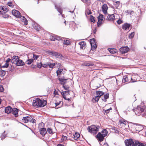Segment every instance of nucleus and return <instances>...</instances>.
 I'll return each mask as SVG.
<instances>
[{"label":"nucleus","mask_w":146,"mask_h":146,"mask_svg":"<svg viewBox=\"0 0 146 146\" xmlns=\"http://www.w3.org/2000/svg\"><path fill=\"white\" fill-rule=\"evenodd\" d=\"M47 102L46 100H42L39 98L34 100L33 102V106L36 108L43 107L46 105Z\"/></svg>","instance_id":"obj_1"},{"label":"nucleus","mask_w":146,"mask_h":146,"mask_svg":"<svg viewBox=\"0 0 146 146\" xmlns=\"http://www.w3.org/2000/svg\"><path fill=\"white\" fill-rule=\"evenodd\" d=\"M134 112L137 115H141L143 117L146 118V108L144 106H138L137 108L135 110Z\"/></svg>","instance_id":"obj_2"},{"label":"nucleus","mask_w":146,"mask_h":146,"mask_svg":"<svg viewBox=\"0 0 146 146\" xmlns=\"http://www.w3.org/2000/svg\"><path fill=\"white\" fill-rule=\"evenodd\" d=\"M99 126H96L95 125H93L89 126L88 128L87 129L89 132L94 135L97 133L99 130Z\"/></svg>","instance_id":"obj_3"},{"label":"nucleus","mask_w":146,"mask_h":146,"mask_svg":"<svg viewBox=\"0 0 146 146\" xmlns=\"http://www.w3.org/2000/svg\"><path fill=\"white\" fill-rule=\"evenodd\" d=\"M136 141L135 142L132 139H126L125 141L126 146H136Z\"/></svg>","instance_id":"obj_4"},{"label":"nucleus","mask_w":146,"mask_h":146,"mask_svg":"<svg viewBox=\"0 0 146 146\" xmlns=\"http://www.w3.org/2000/svg\"><path fill=\"white\" fill-rule=\"evenodd\" d=\"M128 125V123L127 121L123 119H121L119 121L118 125L121 127H125Z\"/></svg>","instance_id":"obj_5"},{"label":"nucleus","mask_w":146,"mask_h":146,"mask_svg":"<svg viewBox=\"0 0 146 146\" xmlns=\"http://www.w3.org/2000/svg\"><path fill=\"white\" fill-rule=\"evenodd\" d=\"M106 136V134H102L100 132H99L96 135L97 138L98 140L101 142L104 140V137Z\"/></svg>","instance_id":"obj_6"},{"label":"nucleus","mask_w":146,"mask_h":146,"mask_svg":"<svg viewBox=\"0 0 146 146\" xmlns=\"http://www.w3.org/2000/svg\"><path fill=\"white\" fill-rule=\"evenodd\" d=\"M104 16L102 14H100L98 17V21L97 23V25L99 27L103 21Z\"/></svg>","instance_id":"obj_7"},{"label":"nucleus","mask_w":146,"mask_h":146,"mask_svg":"<svg viewBox=\"0 0 146 146\" xmlns=\"http://www.w3.org/2000/svg\"><path fill=\"white\" fill-rule=\"evenodd\" d=\"M129 48L127 46H126L121 48L119 51L122 54H125L129 51Z\"/></svg>","instance_id":"obj_8"},{"label":"nucleus","mask_w":146,"mask_h":146,"mask_svg":"<svg viewBox=\"0 0 146 146\" xmlns=\"http://www.w3.org/2000/svg\"><path fill=\"white\" fill-rule=\"evenodd\" d=\"M12 14L17 17L20 18L21 17V15L20 13L17 10H13L12 11Z\"/></svg>","instance_id":"obj_9"},{"label":"nucleus","mask_w":146,"mask_h":146,"mask_svg":"<svg viewBox=\"0 0 146 146\" xmlns=\"http://www.w3.org/2000/svg\"><path fill=\"white\" fill-rule=\"evenodd\" d=\"M9 11L8 9L6 7L3 6L2 7H0V14H4Z\"/></svg>","instance_id":"obj_10"},{"label":"nucleus","mask_w":146,"mask_h":146,"mask_svg":"<svg viewBox=\"0 0 146 146\" xmlns=\"http://www.w3.org/2000/svg\"><path fill=\"white\" fill-rule=\"evenodd\" d=\"M30 119H31V116L30 115L23 117L22 119V121L24 123H27L29 122Z\"/></svg>","instance_id":"obj_11"},{"label":"nucleus","mask_w":146,"mask_h":146,"mask_svg":"<svg viewBox=\"0 0 146 146\" xmlns=\"http://www.w3.org/2000/svg\"><path fill=\"white\" fill-rule=\"evenodd\" d=\"M108 8L107 5L106 4H104L102 6V11L105 15H106L108 13L107 10Z\"/></svg>","instance_id":"obj_12"},{"label":"nucleus","mask_w":146,"mask_h":146,"mask_svg":"<svg viewBox=\"0 0 146 146\" xmlns=\"http://www.w3.org/2000/svg\"><path fill=\"white\" fill-rule=\"evenodd\" d=\"M13 59L12 60L11 62L12 63L14 64H16L19 59V57L17 56H13Z\"/></svg>","instance_id":"obj_13"},{"label":"nucleus","mask_w":146,"mask_h":146,"mask_svg":"<svg viewBox=\"0 0 146 146\" xmlns=\"http://www.w3.org/2000/svg\"><path fill=\"white\" fill-rule=\"evenodd\" d=\"M143 126L139 124L136 125L135 126L136 131L139 132L142 130L143 129Z\"/></svg>","instance_id":"obj_14"},{"label":"nucleus","mask_w":146,"mask_h":146,"mask_svg":"<svg viewBox=\"0 0 146 146\" xmlns=\"http://www.w3.org/2000/svg\"><path fill=\"white\" fill-rule=\"evenodd\" d=\"M115 19L114 15L113 14L109 15L107 17V20L108 21H113Z\"/></svg>","instance_id":"obj_15"},{"label":"nucleus","mask_w":146,"mask_h":146,"mask_svg":"<svg viewBox=\"0 0 146 146\" xmlns=\"http://www.w3.org/2000/svg\"><path fill=\"white\" fill-rule=\"evenodd\" d=\"M82 65L84 66H92L94 64L89 61H85L83 62L82 64Z\"/></svg>","instance_id":"obj_16"},{"label":"nucleus","mask_w":146,"mask_h":146,"mask_svg":"<svg viewBox=\"0 0 146 146\" xmlns=\"http://www.w3.org/2000/svg\"><path fill=\"white\" fill-rule=\"evenodd\" d=\"M18 109L16 108H14L12 109L11 111L12 113L15 115V117H17V116L18 113Z\"/></svg>","instance_id":"obj_17"},{"label":"nucleus","mask_w":146,"mask_h":146,"mask_svg":"<svg viewBox=\"0 0 146 146\" xmlns=\"http://www.w3.org/2000/svg\"><path fill=\"white\" fill-rule=\"evenodd\" d=\"M130 26L131 25L130 24L127 23H125L123 25V29L125 30L129 29Z\"/></svg>","instance_id":"obj_18"},{"label":"nucleus","mask_w":146,"mask_h":146,"mask_svg":"<svg viewBox=\"0 0 146 146\" xmlns=\"http://www.w3.org/2000/svg\"><path fill=\"white\" fill-rule=\"evenodd\" d=\"M12 109L10 106H8L5 108V111L6 113H9L11 111Z\"/></svg>","instance_id":"obj_19"},{"label":"nucleus","mask_w":146,"mask_h":146,"mask_svg":"<svg viewBox=\"0 0 146 146\" xmlns=\"http://www.w3.org/2000/svg\"><path fill=\"white\" fill-rule=\"evenodd\" d=\"M40 132V133L42 136H44L45 134L46 133V131L45 128H43L41 129Z\"/></svg>","instance_id":"obj_20"},{"label":"nucleus","mask_w":146,"mask_h":146,"mask_svg":"<svg viewBox=\"0 0 146 146\" xmlns=\"http://www.w3.org/2000/svg\"><path fill=\"white\" fill-rule=\"evenodd\" d=\"M25 64L24 62L22 60H20L19 59L18 60L16 65L18 66H23Z\"/></svg>","instance_id":"obj_21"},{"label":"nucleus","mask_w":146,"mask_h":146,"mask_svg":"<svg viewBox=\"0 0 146 146\" xmlns=\"http://www.w3.org/2000/svg\"><path fill=\"white\" fill-rule=\"evenodd\" d=\"M80 135V134L78 133H75V134H74L73 135L74 139L75 140H78V139L79 138Z\"/></svg>","instance_id":"obj_22"},{"label":"nucleus","mask_w":146,"mask_h":146,"mask_svg":"<svg viewBox=\"0 0 146 146\" xmlns=\"http://www.w3.org/2000/svg\"><path fill=\"white\" fill-rule=\"evenodd\" d=\"M79 44L81 48L82 49H83L85 48L84 47L86 45V43L85 42L82 41L81 42H80Z\"/></svg>","instance_id":"obj_23"},{"label":"nucleus","mask_w":146,"mask_h":146,"mask_svg":"<svg viewBox=\"0 0 146 146\" xmlns=\"http://www.w3.org/2000/svg\"><path fill=\"white\" fill-rule=\"evenodd\" d=\"M55 8L56 9L57 11L60 13V14L62 13V10L61 8L60 7H58L57 5L55 4Z\"/></svg>","instance_id":"obj_24"},{"label":"nucleus","mask_w":146,"mask_h":146,"mask_svg":"<svg viewBox=\"0 0 146 146\" xmlns=\"http://www.w3.org/2000/svg\"><path fill=\"white\" fill-rule=\"evenodd\" d=\"M108 50L110 53L113 54H114L117 52V50L115 48H108Z\"/></svg>","instance_id":"obj_25"},{"label":"nucleus","mask_w":146,"mask_h":146,"mask_svg":"<svg viewBox=\"0 0 146 146\" xmlns=\"http://www.w3.org/2000/svg\"><path fill=\"white\" fill-rule=\"evenodd\" d=\"M136 146H146L145 144L139 143L137 141H136Z\"/></svg>","instance_id":"obj_26"},{"label":"nucleus","mask_w":146,"mask_h":146,"mask_svg":"<svg viewBox=\"0 0 146 146\" xmlns=\"http://www.w3.org/2000/svg\"><path fill=\"white\" fill-rule=\"evenodd\" d=\"M96 94L97 96H99L100 97L104 94V93L102 91H98L96 92Z\"/></svg>","instance_id":"obj_27"},{"label":"nucleus","mask_w":146,"mask_h":146,"mask_svg":"<svg viewBox=\"0 0 146 146\" xmlns=\"http://www.w3.org/2000/svg\"><path fill=\"white\" fill-rule=\"evenodd\" d=\"M5 131H4L0 137L2 140H3L6 137L7 134L5 133Z\"/></svg>","instance_id":"obj_28"},{"label":"nucleus","mask_w":146,"mask_h":146,"mask_svg":"<svg viewBox=\"0 0 146 146\" xmlns=\"http://www.w3.org/2000/svg\"><path fill=\"white\" fill-rule=\"evenodd\" d=\"M128 77H127L126 76H124L123 77L122 80V82H123L125 83L126 82H128Z\"/></svg>","instance_id":"obj_29"},{"label":"nucleus","mask_w":146,"mask_h":146,"mask_svg":"<svg viewBox=\"0 0 146 146\" xmlns=\"http://www.w3.org/2000/svg\"><path fill=\"white\" fill-rule=\"evenodd\" d=\"M109 94L108 93L104 95V98L102 99V100L106 102V99L108 98Z\"/></svg>","instance_id":"obj_30"},{"label":"nucleus","mask_w":146,"mask_h":146,"mask_svg":"<svg viewBox=\"0 0 146 146\" xmlns=\"http://www.w3.org/2000/svg\"><path fill=\"white\" fill-rule=\"evenodd\" d=\"M111 129L113 130L115 132V133H117L118 134H119V130L117 128H116L115 127H112Z\"/></svg>","instance_id":"obj_31"},{"label":"nucleus","mask_w":146,"mask_h":146,"mask_svg":"<svg viewBox=\"0 0 146 146\" xmlns=\"http://www.w3.org/2000/svg\"><path fill=\"white\" fill-rule=\"evenodd\" d=\"M100 97L98 96H96L95 98H93L92 99V101L93 102H98V101L99 98Z\"/></svg>","instance_id":"obj_32"},{"label":"nucleus","mask_w":146,"mask_h":146,"mask_svg":"<svg viewBox=\"0 0 146 146\" xmlns=\"http://www.w3.org/2000/svg\"><path fill=\"white\" fill-rule=\"evenodd\" d=\"M48 65L50 68H52L55 65V63H50L49 62H48Z\"/></svg>","instance_id":"obj_33"},{"label":"nucleus","mask_w":146,"mask_h":146,"mask_svg":"<svg viewBox=\"0 0 146 146\" xmlns=\"http://www.w3.org/2000/svg\"><path fill=\"white\" fill-rule=\"evenodd\" d=\"M62 69H60L58 68V70L56 71V72L57 73V75H58L59 74H62Z\"/></svg>","instance_id":"obj_34"},{"label":"nucleus","mask_w":146,"mask_h":146,"mask_svg":"<svg viewBox=\"0 0 146 146\" xmlns=\"http://www.w3.org/2000/svg\"><path fill=\"white\" fill-rule=\"evenodd\" d=\"M5 72L3 70H0V76H3L5 75Z\"/></svg>","instance_id":"obj_35"},{"label":"nucleus","mask_w":146,"mask_h":146,"mask_svg":"<svg viewBox=\"0 0 146 146\" xmlns=\"http://www.w3.org/2000/svg\"><path fill=\"white\" fill-rule=\"evenodd\" d=\"M101 133H102V134H106V136L107 135V134L108 133V131L106 129H103L102 131L101 132Z\"/></svg>","instance_id":"obj_36"},{"label":"nucleus","mask_w":146,"mask_h":146,"mask_svg":"<svg viewBox=\"0 0 146 146\" xmlns=\"http://www.w3.org/2000/svg\"><path fill=\"white\" fill-rule=\"evenodd\" d=\"M33 61V59H29L26 62V63L28 64H30Z\"/></svg>","instance_id":"obj_37"},{"label":"nucleus","mask_w":146,"mask_h":146,"mask_svg":"<svg viewBox=\"0 0 146 146\" xmlns=\"http://www.w3.org/2000/svg\"><path fill=\"white\" fill-rule=\"evenodd\" d=\"M91 45L92 46V50H94L96 48L97 46L96 43L91 44Z\"/></svg>","instance_id":"obj_38"},{"label":"nucleus","mask_w":146,"mask_h":146,"mask_svg":"<svg viewBox=\"0 0 146 146\" xmlns=\"http://www.w3.org/2000/svg\"><path fill=\"white\" fill-rule=\"evenodd\" d=\"M52 53L53 55H54L56 56H60V57L62 56V55L56 52H52Z\"/></svg>","instance_id":"obj_39"},{"label":"nucleus","mask_w":146,"mask_h":146,"mask_svg":"<svg viewBox=\"0 0 146 146\" xmlns=\"http://www.w3.org/2000/svg\"><path fill=\"white\" fill-rule=\"evenodd\" d=\"M95 18L92 15L90 16V20L91 22L94 23L95 21Z\"/></svg>","instance_id":"obj_40"},{"label":"nucleus","mask_w":146,"mask_h":146,"mask_svg":"<svg viewBox=\"0 0 146 146\" xmlns=\"http://www.w3.org/2000/svg\"><path fill=\"white\" fill-rule=\"evenodd\" d=\"M70 41L68 40H64V44L66 45H68L70 44Z\"/></svg>","instance_id":"obj_41"},{"label":"nucleus","mask_w":146,"mask_h":146,"mask_svg":"<svg viewBox=\"0 0 146 146\" xmlns=\"http://www.w3.org/2000/svg\"><path fill=\"white\" fill-rule=\"evenodd\" d=\"M90 42L91 44H93V43H95V40L94 38L91 39L90 40Z\"/></svg>","instance_id":"obj_42"},{"label":"nucleus","mask_w":146,"mask_h":146,"mask_svg":"<svg viewBox=\"0 0 146 146\" xmlns=\"http://www.w3.org/2000/svg\"><path fill=\"white\" fill-rule=\"evenodd\" d=\"M47 131L49 134H51L52 133V130L51 128L47 129Z\"/></svg>","instance_id":"obj_43"},{"label":"nucleus","mask_w":146,"mask_h":146,"mask_svg":"<svg viewBox=\"0 0 146 146\" xmlns=\"http://www.w3.org/2000/svg\"><path fill=\"white\" fill-rule=\"evenodd\" d=\"M39 56L38 55H36V54H34L33 56V58L34 60H36L37 59V58H38Z\"/></svg>","instance_id":"obj_44"},{"label":"nucleus","mask_w":146,"mask_h":146,"mask_svg":"<svg viewBox=\"0 0 146 146\" xmlns=\"http://www.w3.org/2000/svg\"><path fill=\"white\" fill-rule=\"evenodd\" d=\"M22 17L23 18V20L24 21H25V25H27L28 24V21L27 20V19L24 17L23 16Z\"/></svg>","instance_id":"obj_45"},{"label":"nucleus","mask_w":146,"mask_h":146,"mask_svg":"<svg viewBox=\"0 0 146 146\" xmlns=\"http://www.w3.org/2000/svg\"><path fill=\"white\" fill-rule=\"evenodd\" d=\"M30 121H29L30 122H31L33 123H34L35 122L36 120L34 119H33L32 117H31V119H30Z\"/></svg>","instance_id":"obj_46"},{"label":"nucleus","mask_w":146,"mask_h":146,"mask_svg":"<svg viewBox=\"0 0 146 146\" xmlns=\"http://www.w3.org/2000/svg\"><path fill=\"white\" fill-rule=\"evenodd\" d=\"M55 36H51L50 37V39L51 40L55 41L56 40Z\"/></svg>","instance_id":"obj_47"},{"label":"nucleus","mask_w":146,"mask_h":146,"mask_svg":"<svg viewBox=\"0 0 146 146\" xmlns=\"http://www.w3.org/2000/svg\"><path fill=\"white\" fill-rule=\"evenodd\" d=\"M112 110V108H110L109 109H108L104 110V112H105L106 113H108L109 112L110 110Z\"/></svg>","instance_id":"obj_48"},{"label":"nucleus","mask_w":146,"mask_h":146,"mask_svg":"<svg viewBox=\"0 0 146 146\" xmlns=\"http://www.w3.org/2000/svg\"><path fill=\"white\" fill-rule=\"evenodd\" d=\"M8 66H9L8 63H5V64L4 65L2 66V68H7Z\"/></svg>","instance_id":"obj_49"},{"label":"nucleus","mask_w":146,"mask_h":146,"mask_svg":"<svg viewBox=\"0 0 146 146\" xmlns=\"http://www.w3.org/2000/svg\"><path fill=\"white\" fill-rule=\"evenodd\" d=\"M4 91V88L2 86L0 85V92H3Z\"/></svg>","instance_id":"obj_50"},{"label":"nucleus","mask_w":146,"mask_h":146,"mask_svg":"<svg viewBox=\"0 0 146 146\" xmlns=\"http://www.w3.org/2000/svg\"><path fill=\"white\" fill-rule=\"evenodd\" d=\"M55 63V65H56L57 67H60L62 66L61 64L59 62H56Z\"/></svg>","instance_id":"obj_51"},{"label":"nucleus","mask_w":146,"mask_h":146,"mask_svg":"<svg viewBox=\"0 0 146 146\" xmlns=\"http://www.w3.org/2000/svg\"><path fill=\"white\" fill-rule=\"evenodd\" d=\"M48 62H47L46 64H42V66L44 68H46L48 66Z\"/></svg>","instance_id":"obj_52"},{"label":"nucleus","mask_w":146,"mask_h":146,"mask_svg":"<svg viewBox=\"0 0 146 146\" xmlns=\"http://www.w3.org/2000/svg\"><path fill=\"white\" fill-rule=\"evenodd\" d=\"M134 32L131 33L129 35V37L131 38H132L134 36Z\"/></svg>","instance_id":"obj_53"},{"label":"nucleus","mask_w":146,"mask_h":146,"mask_svg":"<svg viewBox=\"0 0 146 146\" xmlns=\"http://www.w3.org/2000/svg\"><path fill=\"white\" fill-rule=\"evenodd\" d=\"M7 4L9 6L11 7H12L13 6L12 3L11 2H8Z\"/></svg>","instance_id":"obj_54"},{"label":"nucleus","mask_w":146,"mask_h":146,"mask_svg":"<svg viewBox=\"0 0 146 146\" xmlns=\"http://www.w3.org/2000/svg\"><path fill=\"white\" fill-rule=\"evenodd\" d=\"M42 66V64L41 62H40L39 63H38L37 64V67L39 68H40Z\"/></svg>","instance_id":"obj_55"},{"label":"nucleus","mask_w":146,"mask_h":146,"mask_svg":"<svg viewBox=\"0 0 146 146\" xmlns=\"http://www.w3.org/2000/svg\"><path fill=\"white\" fill-rule=\"evenodd\" d=\"M117 22L118 24H120L122 23V21L120 20V19H119L117 21Z\"/></svg>","instance_id":"obj_56"},{"label":"nucleus","mask_w":146,"mask_h":146,"mask_svg":"<svg viewBox=\"0 0 146 146\" xmlns=\"http://www.w3.org/2000/svg\"><path fill=\"white\" fill-rule=\"evenodd\" d=\"M56 40H61V39L58 36H55V38Z\"/></svg>","instance_id":"obj_57"},{"label":"nucleus","mask_w":146,"mask_h":146,"mask_svg":"<svg viewBox=\"0 0 146 146\" xmlns=\"http://www.w3.org/2000/svg\"><path fill=\"white\" fill-rule=\"evenodd\" d=\"M54 95H58V92L57 91H56V90L55 89L54 90Z\"/></svg>","instance_id":"obj_58"},{"label":"nucleus","mask_w":146,"mask_h":146,"mask_svg":"<svg viewBox=\"0 0 146 146\" xmlns=\"http://www.w3.org/2000/svg\"><path fill=\"white\" fill-rule=\"evenodd\" d=\"M115 3H116V4H115L116 6L117 7L119 5L120 2L119 1H117Z\"/></svg>","instance_id":"obj_59"},{"label":"nucleus","mask_w":146,"mask_h":146,"mask_svg":"<svg viewBox=\"0 0 146 146\" xmlns=\"http://www.w3.org/2000/svg\"><path fill=\"white\" fill-rule=\"evenodd\" d=\"M68 92H69V91H63L62 92V95H64V94H66L67 93H68Z\"/></svg>","instance_id":"obj_60"},{"label":"nucleus","mask_w":146,"mask_h":146,"mask_svg":"<svg viewBox=\"0 0 146 146\" xmlns=\"http://www.w3.org/2000/svg\"><path fill=\"white\" fill-rule=\"evenodd\" d=\"M67 138L66 136H62V139L63 140H66L67 139Z\"/></svg>","instance_id":"obj_61"},{"label":"nucleus","mask_w":146,"mask_h":146,"mask_svg":"<svg viewBox=\"0 0 146 146\" xmlns=\"http://www.w3.org/2000/svg\"><path fill=\"white\" fill-rule=\"evenodd\" d=\"M89 0H81V1H83L84 3H87L88 1H89Z\"/></svg>","instance_id":"obj_62"},{"label":"nucleus","mask_w":146,"mask_h":146,"mask_svg":"<svg viewBox=\"0 0 146 146\" xmlns=\"http://www.w3.org/2000/svg\"><path fill=\"white\" fill-rule=\"evenodd\" d=\"M64 98L65 100H68V101H71L70 99V98H68V99H66V97H65L64 96Z\"/></svg>","instance_id":"obj_63"},{"label":"nucleus","mask_w":146,"mask_h":146,"mask_svg":"<svg viewBox=\"0 0 146 146\" xmlns=\"http://www.w3.org/2000/svg\"><path fill=\"white\" fill-rule=\"evenodd\" d=\"M10 60L9 58L7 59L6 60V63H8L9 62Z\"/></svg>","instance_id":"obj_64"}]
</instances>
